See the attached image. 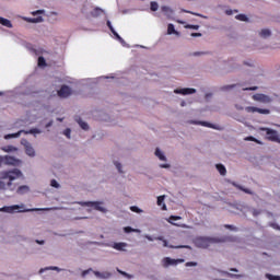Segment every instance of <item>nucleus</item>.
<instances>
[{
  "label": "nucleus",
  "mask_w": 280,
  "mask_h": 280,
  "mask_svg": "<svg viewBox=\"0 0 280 280\" xmlns=\"http://www.w3.org/2000/svg\"><path fill=\"white\" fill-rule=\"evenodd\" d=\"M0 24H1V26H5L8 28H12L13 27V25L11 23V20L4 19L2 16H0Z\"/></svg>",
  "instance_id": "f3484780"
},
{
  "label": "nucleus",
  "mask_w": 280,
  "mask_h": 280,
  "mask_svg": "<svg viewBox=\"0 0 280 280\" xmlns=\"http://www.w3.org/2000/svg\"><path fill=\"white\" fill-rule=\"evenodd\" d=\"M252 100L262 104L272 103V98L264 93H256L252 96Z\"/></svg>",
  "instance_id": "423d86ee"
},
{
  "label": "nucleus",
  "mask_w": 280,
  "mask_h": 280,
  "mask_svg": "<svg viewBox=\"0 0 280 280\" xmlns=\"http://www.w3.org/2000/svg\"><path fill=\"white\" fill-rule=\"evenodd\" d=\"M155 241H160V242H163V247L165 248H172V249H180V248H185V246H172V245H168L167 241L165 240V237L163 236H156L155 237Z\"/></svg>",
  "instance_id": "ddd939ff"
},
{
  "label": "nucleus",
  "mask_w": 280,
  "mask_h": 280,
  "mask_svg": "<svg viewBox=\"0 0 280 280\" xmlns=\"http://www.w3.org/2000/svg\"><path fill=\"white\" fill-rule=\"evenodd\" d=\"M182 228H183V229H185V228H186V225H183Z\"/></svg>",
  "instance_id": "774afa93"
},
{
  "label": "nucleus",
  "mask_w": 280,
  "mask_h": 280,
  "mask_svg": "<svg viewBox=\"0 0 280 280\" xmlns=\"http://www.w3.org/2000/svg\"><path fill=\"white\" fill-rule=\"evenodd\" d=\"M116 170H118L119 173H122L121 171V163L115 162Z\"/></svg>",
  "instance_id": "c03bdc74"
},
{
  "label": "nucleus",
  "mask_w": 280,
  "mask_h": 280,
  "mask_svg": "<svg viewBox=\"0 0 280 280\" xmlns=\"http://www.w3.org/2000/svg\"><path fill=\"white\" fill-rule=\"evenodd\" d=\"M81 206L92 207V208L96 209L97 211H101L102 213H106V209L104 207H101L100 202L88 201V202L81 203Z\"/></svg>",
  "instance_id": "1a4fd4ad"
},
{
  "label": "nucleus",
  "mask_w": 280,
  "mask_h": 280,
  "mask_svg": "<svg viewBox=\"0 0 280 280\" xmlns=\"http://www.w3.org/2000/svg\"><path fill=\"white\" fill-rule=\"evenodd\" d=\"M0 166H2V160H0Z\"/></svg>",
  "instance_id": "0e129e2a"
},
{
  "label": "nucleus",
  "mask_w": 280,
  "mask_h": 280,
  "mask_svg": "<svg viewBox=\"0 0 280 280\" xmlns=\"http://www.w3.org/2000/svg\"><path fill=\"white\" fill-rule=\"evenodd\" d=\"M245 112L247 113H258L260 115H269L270 110L269 109H262L259 107H245Z\"/></svg>",
  "instance_id": "9b49d317"
},
{
  "label": "nucleus",
  "mask_w": 280,
  "mask_h": 280,
  "mask_svg": "<svg viewBox=\"0 0 280 280\" xmlns=\"http://www.w3.org/2000/svg\"><path fill=\"white\" fill-rule=\"evenodd\" d=\"M124 232L125 233H141V230H139V229H132L131 226H125L124 228Z\"/></svg>",
  "instance_id": "b1692460"
},
{
  "label": "nucleus",
  "mask_w": 280,
  "mask_h": 280,
  "mask_svg": "<svg viewBox=\"0 0 280 280\" xmlns=\"http://www.w3.org/2000/svg\"><path fill=\"white\" fill-rule=\"evenodd\" d=\"M172 34L179 35V33H177V32L175 31V25L168 24V25H167V35H172Z\"/></svg>",
  "instance_id": "393cba45"
},
{
  "label": "nucleus",
  "mask_w": 280,
  "mask_h": 280,
  "mask_svg": "<svg viewBox=\"0 0 280 280\" xmlns=\"http://www.w3.org/2000/svg\"><path fill=\"white\" fill-rule=\"evenodd\" d=\"M168 7H162V11L164 12V13H167L168 12Z\"/></svg>",
  "instance_id": "603ef678"
},
{
  "label": "nucleus",
  "mask_w": 280,
  "mask_h": 280,
  "mask_svg": "<svg viewBox=\"0 0 280 280\" xmlns=\"http://www.w3.org/2000/svg\"><path fill=\"white\" fill-rule=\"evenodd\" d=\"M63 136H66L68 139H70L71 130H70L69 128H67L66 130H63Z\"/></svg>",
  "instance_id": "ea45409f"
},
{
  "label": "nucleus",
  "mask_w": 280,
  "mask_h": 280,
  "mask_svg": "<svg viewBox=\"0 0 280 280\" xmlns=\"http://www.w3.org/2000/svg\"><path fill=\"white\" fill-rule=\"evenodd\" d=\"M182 220V217H176V215H170L167 219V222L172 224L173 226H178L177 223H174L173 221H178Z\"/></svg>",
  "instance_id": "412c9836"
},
{
  "label": "nucleus",
  "mask_w": 280,
  "mask_h": 280,
  "mask_svg": "<svg viewBox=\"0 0 280 280\" xmlns=\"http://www.w3.org/2000/svg\"><path fill=\"white\" fill-rule=\"evenodd\" d=\"M235 20H238L241 22H247L248 21V18L245 15V14H237L235 16Z\"/></svg>",
  "instance_id": "c756f323"
},
{
  "label": "nucleus",
  "mask_w": 280,
  "mask_h": 280,
  "mask_svg": "<svg viewBox=\"0 0 280 280\" xmlns=\"http://www.w3.org/2000/svg\"><path fill=\"white\" fill-rule=\"evenodd\" d=\"M58 121H62V119H61V118H58Z\"/></svg>",
  "instance_id": "69168bd1"
},
{
  "label": "nucleus",
  "mask_w": 280,
  "mask_h": 280,
  "mask_svg": "<svg viewBox=\"0 0 280 280\" xmlns=\"http://www.w3.org/2000/svg\"><path fill=\"white\" fill-rule=\"evenodd\" d=\"M238 11L237 10H234V13H237ZM225 14L228 16H232L233 15V10H225Z\"/></svg>",
  "instance_id": "79ce46f5"
},
{
  "label": "nucleus",
  "mask_w": 280,
  "mask_h": 280,
  "mask_svg": "<svg viewBox=\"0 0 280 280\" xmlns=\"http://www.w3.org/2000/svg\"><path fill=\"white\" fill-rule=\"evenodd\" d=\"M198 125L205 126V127L211 128V129H217V127H214V125H212L211 122H207V121H199Z\"/></svg>",
  "instance_id": "cd10ccee"
},
{
  "label": "nucleus",
  "mask_w": 280,
  "mask_h": 280,
  "mask_svg": "<svg viewBox=\"0 0 280 280\" xmlns=\"http://www.w3.org/2000/svg\"><path fill=\"white\" fill-rule=\"evenodd\" d=\"M94 276L98 279H109L110 273L109 272H100V271H93Z\"/></svg>",
  "instance_id": "dca6fc26"
},
{
  "label": "nucleus",
  "mask_w": 280,
  "mask_h": 280,
  "mask_svg": "<svg viewBox=\"0 0 280 280\" xmlns=\"http://www.w3.org/2000/svg\"><path fill=\"white\" fill-rule=\"evenodd\" d=\"M196 266H198V262H195V261L186 262V267H196Z\"/></svg>",
  "instance_id": "37998d69"
},
{
  "label": "nucleus",
  "mask_w": 280,
  "mask_h": 280,
  "mask_svg": "<svg viewBox=\"0 0 280 280\" xmlns=\"http://www.w3.org/2000/svg\"><path fill=\"white\" fill-rule=\"evenodd\" d=\"M259 214L256 210L253 211V215Z\"/></svg>",
  "instance_id": "052dcab7"
},
{
  "label": "nucleus",
  "mask_w": 280,
  "mask_h": 280,
  "mask_svg": "<svg viewBox=\"0 0 280 280\" xmlns=\"http://www.w3.org/2000/svg\"><path fill=\"white\" fill-rule=\"evenodd\" d=\"M130 210H131V212H133V213H143V210L140 209L139 207H136V206L130 207Z\"/></svg>",
  "instance_id": "f704fd0d"
},
{
  "label": "nucleus",
  "mask_w": 280,
  "mask_h": 280,
  "mask_svg": "<svg viewBox=\"0 0 280 280\" xmlns=\"http://www.w3.org/2000/svg\"><path fill=\"white\" fill-rule=\"evenodd\" d=\"M244 141H249V142H254L257 144H261L259 140H257L255 137H245Z\"/></svg>",
  "instance_id": "7c9ffc66"
},
{
  "label": "nucleus",
  "mask_w": 280,
  "mask_h": 280,
  "mask_svg": "<svg viewBox=\"0 0 280 280\" xmlns=\"http://www.w3.org/2000/svg\"><path fill=\"white\" fill-rule=\"evenodd\" d=\"M45 270H55V271H57V272H60V271H61V269L58 268V267H46L45 269H40V270H39V273H43Z\"/></svg>",
  "instance_id": "2f4dec72"
},
{
  "label": "nucleus",
  "mask_w": 280,
  "mask_h": 280,
  "mask_svg": "<svg viewBox=\"0 0 280 280\" xmlns=\"http://www.w3.org/2000/svg\"><path fill=\"white\" fill-rule=\"evenodd\" d=\"M127 247V243H114L112 248L122 252Z\"/></svg>",
  "instance_id": "6ab92c4d"
},
{
  "label": "nucleus",
  "mask_w": 280,
  "mask_h": 280,
  "mask_svg": "<svg viewBox=\"0 0 280 280\" xmlns=\"http://www.w3.org/2000/svg\"><path fill=\"white\" fill-rule=\"evenodd\" d=\"M71 95V89L67 85H62L61 89L58 90V96L61 98H67Z\"/></svg>",
  "instance_id": "9d476101"
},
{
  "label": "nucleus",
  "mask_w": 280,
  "mask_h": 280,
  "mask_svg": "<svg viewBox=\"0 0 280 280\" xmlns=\"http://www.w3.org/2000/svg\"><path fill=\"white\" fill-rule=\"evenodd\" d=\"M261 131L266 132V139L270 142L279 143L280 144V138L277 130H272L270 128H261Z\"/></svg>",
  "instance_id": "20e7f679"
},
{
  "label": "nucleus",
  "mask_w": 280,
  "mask_h": 280,
  "mask_svg": "<svg viewBox=\"0 0 280 280\" xmlns=\"http://www.w3.org/2000/svg\"><path fill=\"white\" fill-rule=\"evenodd\" d=\"M89 272H93L92 269H88V270H84L83 273H81V276L86 277L89 275Z\"/></svg>",
  "instance_id": "de8ad7c7"
},
{
  "label": "nucleus",
  "mask_w": 280,
  "mask_h": 280,
  "mask_svg": "<svg viewBox=\"0 0 280 280\" xmlns=\"http://www.w3.org/2000/svg\"><path fill=\"white\" fill-rule=\"evenodd\" d=\"M184 12H185V13H190L191 15H195V16H199V14H198V13H194V12L188 11V10H184Z\"/></svg>",
  "instance_id": "3c124183"
},
{
  "label": "nucleus",
  "mask_w": 280,
  "mask_h": 280,
  "mask_svg": "<svg viewBox=\"0 0 280 280\" xmlns=\"http://www.w3.org/2000/svg\"><path fill=\"white\" fill-rule=\"evenodd\" d=\"M36 243L39 244V245H43L44 241L36 240Z\"/></svg>",
  "instance_id": "13d9d810"
},
{
  "label": "nucleus",
  "mask_w": 280,
  "mask_h": 280,
  "mask_svg": "<svg viewBox=\"0 0 280 280\" xmlns=\"http://www.w3.org/2000/svg\"><path fill=\"white\" fill-rule=\"evenodd\" d=\"M24 205L19 206V205H14V206H10V207H1L0 208V212L3 213H27V212H38V211H54L57 210L56 207L52 208H34V209H26V210H19V209H23Z\"/></svg>",
  "instance_id": "f03ea898"
},
{
  "label": "nucleus",
  "mask_w": 280,
  "mask_h": 280,
  "mask_svg": "<svg viewBox=\"0 0 280 280\" xmlns=\"http://www.w3.org/2000/svg\"><path fill=\"white\" fill-rule=\"evenodd\" d=\"M28 191H30V187L24 185V186H19L18 187L16 194L23 196Z\"/></svg>",
  "instance_id": "a211bd4d"
},
{
  "label": "nucleus",
  "mask_w": 280,
  "mask_h": 280,
  "mask_svg": "<svg viewBox=\"0 0 280 280\" xmlns=\"http://www.w3.org/2000/svg\"><path fill=\"white\" fill-rule=\"evenodd\" d=\"M165 202V196H160L158 197V206L162 207L163 211L167 210L166 203Z\"/></svg>",
  "instance_id": "2eb2a0df"
},
{
  "label": "nucleus",
  "mask_w": 280,
  "mask_h": 280,
  "mask_svg": "<svg viewBox=\"0 0 280 280\" xmlns=\"http://www.w3.org/2000/svg\"><path fill=\"white\" fill-rule=\"evenodd\" d=\"M144 238H145V240H149V242H154V241H156V237L150 236L149 234H145V235H144Z\"/></svg>",
  "instance_id": "a19ab883"
},
{
  "label": "nucleus",
  "mask_w": 280,
  "mask_h": 280,
  "mask_svg": "<svg viewBox=\"0 0 280 280\" xmlns=\"http://www.w3.org/2000/svg\"><path fill=\"white\" fill-rule=\"evenodd\" d=\"M235 85H228V86H224V90H232Z\"/></svg>",
  "instance_id": "864d4df0"
},
{
  "label": "nucleus",
  "mask_w": 280,
  "mask_h": 280,
  "mask_svg": "<svg viewBox=\"0 0 280 280\" xmlns=\"http://www.w3.org/2000/svg\"><path fill=\"white\" fill-rule=\"evenodd\" d=\"M107 27H109L110 33L114 34V36L118 39H121V37L118 35V33L114 30L113 24H110V21L106 22Z\"/></svg>",
  "instance_id": "4be33fe9"
},
{
  "label": "nucleus",
  "mask_w": 280,
  "mask_h": 280,
  "mask_svg": "<svg viewBox=\"0 0 280 280\" xmlns=\"http://www.w3.org/2000/svg\"><path fill=\"white\" fill-rule=\"evenodd\" d=\"M37 66H39V67H45L46 66L44 57L37 58Z\"/></svg>",
  "instance_id": "72a5a7b5"
},
{
  "label": "nucleus",
  "mask_w": 280,
  "mask_h": 280,
  "mask_svg": "<svg viewBox=\"0 0 280 280\" xmlns=\"http://www.w3.org/2000/svg\"><path fill=\"white\" fill-rule=\"evenodd\" d=\"M174 93L180 94V95H190V94L197 93V90H195V89H189V88H186V89H176V90H174Z\"/></svg>",
  "instance_id": "f8f14e48"
},
{
  "label": "nucleus",
  "mask_w": 280,
  "mask_h": 280,
  "mask_svg": "<svg viewBox=\"0 0 280 280\" xmlns=\"http://www.w3.org/2000/svg\"><path fill=\"white\" fill-rule=\"evenodd\" d=\"M218 173H220L221 176H225L228 174V170L223 164H217L215 165Z\"/></svg>",
  "instance_id": "aec40b11"
},
{
  "label": "nucleus",
  "mask_w": 280,
  "mask_h": 280,
  "mask_svg": "<svg viewBox=\"0 0 280 280\" xmlns=\"http://www.w3.org/2000/svg\"><path fill=\"white\" fill-rule=\"evenodd\" d=\"M180 106H185V102H182V103H180Z\"/></svg>",
  "instance_id": "e2e57ef3"
},
{
  "label": "nucleus",
  "mask_w": 280,
  "mask_h": 280,
  "mask_svg": "<svg viewBox=\"0 0 280 280\" xmlns=\"http://www.w3.org/2000/svg\"><path fill=\"white\" fill-rule=\"evenodd\" d=\"M1 150L5 151V152H16L18 148L12 147V145H8V147H3Z\"/></svg>",
  "instance_id": "a878e982"
},
{
  "label": "nucleus",
  "mask_w": 280,
  "mask_h": 280,
  "mask_svg": "<svg viewBox=\"0 0 280 280\" xmlns=\"http://www.w3.org/2000/svg\"><path fill=\"white\" fill-rule=\"evenodd\" d=\"M96 11H101V9L96 8Z\"/></svg>",
  "instance_id": "338daca9"
},
{
  "label": "nucleus",
  "mask_w": 280,
  "mask_h": 280,
  "mask_svg": "<svg viewBox=\"0 0 280 280\" xmlns=\"http://www.w3.org/2000/svg\"><path fill=\"white\" fill-rule=\"evenodd\" d=\"M221 243L220 238L208 237V236H197L194 240V244L198 248L207 249L211 244Z\"/></svg>",
  "instance_id": "7ed1b4c3"
},
{
  "label": "nucleus",
  "mask_w": 280,
  "mask_h": 280,
  "mask_svg": "<svg viewBox=\"0 0 280 280\" xmlns=\"http://www.w3.org/2000/svg\"><path fill=\"white\" fill-rule=\"evenodd\" d=\"M160 167L164 168V170H168V168H171V165L165 163V164H161Z\"/></svg>",
  "instance_id": "09e8293b"
},
{
  "label": "nucleus",
  "mask_w": 280,
  "mask_h": 280,
  "mask_svg": "<svg viewBox=\"0 0 280 280\" xmlns=\"http://www.w3.org/2000/svg\"><path fill=\"white\" fill-rule=\"evenodd\" d=\"M225 229L234 230L235 228H234L233 225H229V224H226V225H225Z\"/></svg>",
  "instance_id": "5fc2aeb1"
},
{
  "label": "nucleus",
  "mask_w": 280,
  "mask_h": 280,
  "mask_svg": "<svg viewBox=\"0 0 280 280\" xmlns=\"http://www.w3.org/2000/svg\"><path fill=\"white\" fill-rule=\"evenodd\" d=\"M77 122H79V126H80L81 129H83V130L89 129L88 122H84L82 119L77 120Z\"/></svg>",
  "instance_id": "bb28decb"
},
{
  "label": "nucleus",
  "mask_w": 280,
  "mask_h": 280,
  "mask_svg": "<svg viewBox=\"0 0 280 280\" xmlns=\"http://www.w3.org/2000/svg\"><path fill=\"white\" fill-rule=\"evenodd\" d=\"M43 22V18L30 19V23H40Z\"/></svg>",
  "instance_id": "58836bf2"
},
{
  "label": "nucleus",
  "mask_w": 280,
  "mask_h": 280,
  "mask_svg": "<svg viewBox=\"0 0 280 280\" xmlns=\"http://www.w3.org/2000/svg\"><path fill=\"white\" fill-rule=\"evenodd\" d=\"M150 9H151V11L156 12V11L159 10V4H158V2L152 1Z\"/></svg>",
  "instance_id": "473e14b6"
},
{
  "label": "nucleus",
  "mask_w": 280,
  "mask_h": 280,
  "mask_svg": "<svg viewBox=\"0 0 280 280\" xmlns=\"http://www.w3.org/2000/svg\"><path fill=\"white\" fill-rule=\"evenodd\" d=\"M257 86L244 88L243 91H256Z\"/></svg>",
  "instance_id": "49530a36"
},
{
  "label": "nucleus",
  "mask_w": 280,
  "mask_h": 280,
  "mask_svg": "<svg viewBox=\"0 0 280 280\" xmlns=\"http://www.w3.org/2000/svg\"><path fill=\"white\" fill-rule=\"evenodd\" d=\"M180 262H184V259H172L171 257H164L163 267L167 268L168 266H177Z\"/></svg>",
  "instance_id": "6e6552de"
},
{
  "label": "nucleus",
  "mask_w": 280,
  "mask_h": 280,
  "mask_svg": "<svg viewBox=\"0 0 280 280\" xmlns=\"http://www.w3.org/2000/svg\"><path fill=\"white\" fill-rule=\"evenodd\" d=\"M186 30H199V25H192V24H187L185 26Z\"/></svg>",
  "instance_id": "4c0bfd02"
},
{
  "label": "nucleus",
  "mask_w": 280,
  "mask_h": 280,
  "mask_svg": "<svg viewBox=\"0 0 280 280\" xmlns=\"http://www.w3.org/2000/svg\"><path fill=\"white\" fill-rule=\"evenodd\" d=\"M241 191L248 194V195H253V192L246 188H243L242 186H240Z\"/></svg>",
  "instance_id": "a18cd8bd"
},
{
  "label": "nucleus",
  "mask_w": 280,
  "mask_h": 280,
  "mask_svg": "<svg viewBox=\"0 0 280 280\" xmlns=\"http://www.w3.org/2000/svg\"><path fill=\"white\" fill-rule=\"evenodd\" d=\"M266 278L269 279V280H280L279 276H272L270 273H266Z\"/></svg>",
  "instance_id": "e433bc0d"
},
{
  "label": "nucleus",
  "mask_w": 280,
  "mask_h": 280,
  "mask_svg": "<svg viewBox=\"0 0 280 280\" xmlns=\"http://www.w3.org/2000/svg\"><path fill=\"white\" fill-rule=\"evenodd\" d=\"M50 186L56 189L60 188V184H58L56 179H50Z\"/></svg>",
  "instance_id": "c9c22d12"
},
{
  "label": "nucleus",
  "mask_w": 280,
  "mask_h": 280,
  "mask_svg": "<svg viewBox=\"0 0 280 280\" xmlns=\"http://www.w3.org/2000/svg\"><path fill=\"white\" fill-rule=\"evenodd\" d=\"M1 163L3 162L5 165L10 166H20L21 161L15 159L14 156H0Z\"/></svg>",
  "instance_id": "0eeeda50"
},
{
  "label": "nucleus",
  "mask_w": 280,
  "mask_h": 280,
  "mask_svg": "<svg viewBox=\"0 0 280 280\" xmlns=\"http://www.w3.org/2000/svg\"><path fill=\"white\" fill-rule=\"evenodd\" d=\"M230 271H232V272H237V269L231 268Z\"/></svg>",
  "instance_id": "bf43d9fd"
},
{
  "label": "nucleus",
  "mask_w": 280,
  "mask_h": 280,
  "mask_svg": "<svg viewBox=\"0 0 280 280\" xmlns=\"http://www.w3.org/2000/svg\"><path fill=\"white\" fill-rule=\"evenodd\" d=\"M155 156H158L160 159V161L166 162L165 154H163L162 151L159 148L155 149Z\"/></svg>",
  "instance_id": "5701e85b"
},
{
  "label": "nucleus",
  "mask_w": 280,
  "mask_h": 280,
  "mask_svg": "<svg viewBox=\"0 0 280 280\" xmlns=\"http://www.w3.org/2000/svg\"><path fill=\"white\" fill-rule=\"evenodd\" d=\"M202 55L203 52H199V51L194 52V56H202Z\"/></svg>",
  "instance_id": "6e6d98bb"
},
{
  "label": "nucleus",
  "mask_w": 280,
  "mask_h": 280,
  "mask_svg": "<svg viewBox=\"0 0 280 280\" xmlns=\"http://www.w3.org/2000/svg\"><path fill=\"white\" fill-rule=\"evenodd\" d=\"M260 37L262 38H267L270 36V31L269 30H261V32L259 33Z\"/></svg>",
  "instance_id": "c85d7f7f"
},
{
  "label": "nucleus",
  "mask_w": 280,
  "mask_h": 280,
  "mask_svg": "<svg viewBox=\"0 0 280 280\" xmlns=\"http://www.w3.org/2000/svg\"><path fill=\"white\" fill-rule=\"evenodd\" d=\"M25 152L27 156H35V150L34 148L31 145V143H26L25 144Z\"/></svg>",
  "instance_id": "4468645a"
},
{
  "label": "nucleus",
  "mask_w": 280,
  "mask_h": 280,
  "mask_svg": "<svg viewBox=\"0 0 280 280\" xmlns=\"http://www.w3.org/2000/svg\"><path fill=\"white\" fill-rule=\"evenodd\" d=\"M22 172L18 168H14L12 171H1L0 172V190L7 189V186L9 187L10 190H15V187H12V182L15 179L21 178ZM9 179L8 184H4L2 180Z\"/></svg>",
  "instance_id": "f257e3e1"
},
{
  "label": "nucleus",
  "mask_w": 280,
  "mask_h": 280,
  "mask_svg": "<svg viewBox=\"0 0 280 280\" xmlns=\"http://www.w3.org/2000/svg\"><path fill=\"white\" fill-rule=\"evenodd\" d=\"M36 13H43V11L42 10H37Z\"/></svg>",
  "instance_id": "680f3d73"
},
{
  "label": "nucleus",
  "mask_w": 280,
  "mask_h": 280,
  "mask_svg": "<svg viewBox=\"0 0 280 280\" xmlns=\"http://www.w3.org/2000/svg\"><path fill=\"white\" fill-rule=\"evenodd\" d=\"M118 272H119L120 275H122V276H128V273H126V272H124V271H121V270H119V269H118Z\"/></svg>",
  "instance_id": "4d7b16f0"
},
{
  "label": "nucleus",
  "mask_w": 280,
  "mask_h": 280,
  "mask_svg": "<svg viewBox=\"0 0 280 280\" xmlns=\"http://www.w3.org/2000/svg\"><path fill=\"white\" fill-rule=\"evenodd\" d=\"M21 133H25V135H37V133H39V130L36 129V128L31 129L30 131L20 130V131H18L16 133H9V135H5V136H4V139H5V140H9V139H16V138H20V137H21Z\"/></svg>",
  "instance_id": "39448f33"
},
{
  "label": "nucleus",
  "mask_w": 280,
  "mask_h": 280,
  "mask_svg": "<svg viewBox=\"0 0 280 280\" xmlns=\"http://www.w3.org/2000/svg\"><path fill=\"white\" fill-rule=\"evenodd\" d=\"M190 36L191 37H201L202 34L201 33H191Z\"/></svg>",
  "instance_id": "8fccbe9b"
}]
</instances>
